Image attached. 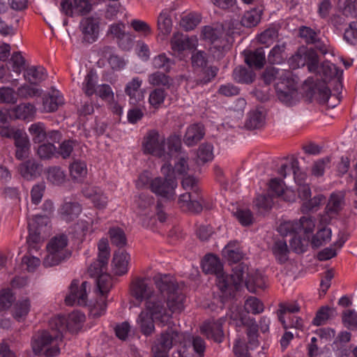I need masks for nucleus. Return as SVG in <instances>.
Instances as JSON below:
<instances>
[{
  "label": "nucleus",
  "mask_w": 357,
  "mask_h": 357,
  "mask_svg": "<svg viewBox=\"0 0 357 357\" xmlns=\"http://www.w3.org/2000/svg\"><path fill=\"white\" fill-rule=\"evenodd\" d=\"M160 299L170 315V325L173 314L181 313L185 309L186 297L179 289L175 278L170 274L157 273L153 278Z\"/></svg>",
  "instance_id": "1"
},
{
  "label": "nucleus",
  "mask_w": 357,
  "mask_h": 357,
  "mask_svg": "<svg viewBox=\"0 0 357 357\" xmlns=\"http://www.w3.org/2000/svg\"><path fill=\"white\" fill-rule=\"evenodd\" d=\"M62 323V319H52L50 330L43 331L33 337L31 346L36 354L54 357L60 353L59 344L62 340L65 328Z\"/></svg>",
  "instance_id": "2"
},
{
  "label": "nucleus",
  "mask_w": 357,
  "mask_h": 357,
  "mask_svg": "<svg viewBox=\"0 0 357 357\" xmlns=\"http://www.w3.org/2000/svg\"><path fill=\"white\" fill-rule=\"evenodd\" d=\"M181 146V139L178 136H170L166 141L165 137L155 130L147 132L142 143L144 153L161 158L166 162L180 149Z\"/></svg>",
  "instance_id": "3"
},
{
  "label": "nucleus",
  "mask_w": 357,
  "mask_h": 357,
  "mask_svg": "<svg viewBox=\"0 0 357 357\" xmlns=\"http://www.w3.org/2000/svg\"><path fill=\"white\" fill-rule=\"evenodd\" d=\"M136 323L144 335L150 336L155 332V324L161 327L170 325V315L163 305L149 304L139 312Z\"/></svg>",
  "instance_id": "4"
},
{
  "label": "nucleus",
  "mask_w": 357,
  "mask_h": 357,
  "mask_svg": "<svg viewBox=\"0 0 357 357\" xmlns=\"http://www.w3.org/2000/svg\"><path fill=\"white\" fill-rule=\"evenodd\" d=\"M181 183L185 190L190 191L179 196V207L184 211L200 213L203 209L204 199L197 180L194 177L188 176L183 179Z\"/></svg>",
  "instance_id": "5"
},
{
  "label": "nucleus",
  "mask_w": 357,
  "mask_h": 357,
  "mask_svg": "<svg viewBox=\"0 0 357 357\" xmlns=\"http://www.w3.org/2000/svg\"><path fill=\"white\" fill-rule=\"evenodd\" d=\"M68 237L64 234L53 237L46 246L47 254L43 265L46 268L52 267L68 259L71 252L68 249Z\"/></svg>",
  "instance_id": "6"
},
{
  "label": "nucleus",
  "mask_w": 357,
  "mask_h": 357,
  "mask_svg": "<svg viewBox=\"0 0 357 357\" xmlns=\"http://www.w3.org/2000/svg\"><path fill=\"white\" fill-rule=\"evenodd\" d=\"M130 292L131 296L139 303L144 302V307H147L149 304L153 306L162 305L159 298V290L155 291L145 278H134L130 285Z\"/></svg>",
  "instance_id": "7"
},
{
  "label": "nucleus",
  "mask_w": 357,
  "mask_h": 357,
  "mask_svg": "<svg viewBox=\"0 0 357 357\" xmlns=\"http://www.w3.org/2000/svg\"><path fill=\"white\" fill-rule=\"evenodd\" d=\"M171 164L165 162L161 167V172L165 178L155 177L151 181L149 186L152 192L169 200L175 198V189L177 187V182L171 175Z\"/></svg>",
  "instance_id": "8"
},
{
  "label": "nucleus",
  "mask_w": 357,
  "mask_h": 357,
  "mask_svg": "<svg viewBox=\"0 0 357 357\" xmlns=\"http://www.w3.org/2000/svg\"><path fill=\"white\" fill-rule=\"evenodd\" d=\"M49 218L47 215H35L28 220L29 236L26 239L29 252L40 250L47 236Z\"/></svg>",
  "instance_id": "9"
},
{
  "label": "nucleus",
  "mask_w": 357,
  "mask_h": 357,
  "mask_svg": "<svg viewBox=\"0 0 357 357\" xmlns=\"http://www.w3.org/2000/svg\"><path fill=\"white\" fill-rule=\"evenodd\" d=\"M289 66L293 69L307 66L310 73H321L319 70L318 55L312 49L301 47L289 58L288 61Z\"/></svg>",
  "instance_id": "10"
},
{
  "label": "nucleus",
  "mask_w": 357,
  "mask_h": 357,
  "mask_svg": "<svg viewBox=\"0 0 357 357\" xmlns=\"http://www.w3.org/2000/svg\"><path fill=\"white\" fill-rule=\"evenodd\" d=\"M296 78L292 75L283 82L275 83V90L278 99L286 105H291L297 96Z\"/></svg>",
  "instance_id": "11"
},
{
  "label": "nucleus",
  "mask_w": 357,
  "mask_h": 357,
  "mask_svg": "<svg viewBox=\"0 0 357 357\" xmlns=\"http://www.w3.org/2000/svg\"><path fill=\"white\" fill-rule=\"evenodd\" d=\"M91 8L89 0H63L61 2V11L70 17L86 15Z\"/></svg>",
  "instance_id": "12"
},
{
  "label": "nucleus",
  "mask_w": 357,
  "mask_h": 357,
  "mask_svg": "<svg viewBox=\"0 0 357 357\" xmlns=\"http://www.w3.org/2000/svg\"><path fill=\"white\" fill-rule=\"evenodd\" d=\"M87 282H83L80 287L78 281L73 280L70 287V293L66 297L65 302L67 305H78L84 306L87 303L86 287Z\"/></svg>",
  "instance_id": "13"
},
{
  "label": "nucleus",
  "mask_w": 357,
  "mask_h": 357,
  "mask_svg": "<svg viewBox=\"0 0 357 357\" xmlns=\"http://www.w3.org/2000/svg\"><path fill=\"white\" fill-rule=\"evenodd\" d=\"M224 322V318L205 321L200 327L201 333L208 339H212L215 342L220 343L224 339V333L222 331V324Z\"/></svg>",
  "instance_id": "14"
},
{
  "label": "nucleus",
  "mask_w": 357,
  "mask_h": 357,
  "mask_svg": "<svg viewBox=\"0 0 357 357\" xmlns=\"http://www.w3.org/2000/svg\"><path fill=\"white\" fill-rule=\"evenodd\" d=\"M83 35V40L88 43L95 42L99 33V20L98 18L89 17L82 20L79 25Z\"/></svg>",
  "instance_id": "15"
},
{
  "label": "nucleus",
  "mask_w": 357,
  "mask_h": 357,
  "mask_svg": "<svg viewBox=\"0 0 357 357\" xmlns=\"http://www.w3.org/2000/svg\"><path fill=\"white\" fill-rule=\"evenodd\" d=\"M197 39L196 37H188L187 35L175 33L171 39V47L174 52H182L196 48Z\"/></svg>",
  "instance_id": "16"
},
{
  "label": "nucleus",
  "mask_w": 357,
  "mask_h": 357,
  "mask_svg": "<svg viewBox=\"0 0 357 357\" xmlns=\"http://www.w3.org/2000/svg\"><path fill=\"white\" fill-rule=\"evenodd\" d=\"M180 340V334L176 331L168 328L161 333L160 337L157 339L155 344L153 347L156 349L169 351L173 345Z\"/></svg>",
  "instance_id": "17"
},
{
  "label": "nucleus",
  "mask_w": 357,
  "mask_h": 357,
  "mask_svg": "<svg viewBox=\"0 0 357 357\" xmlns=\"http://www.w3.org/2000/svg\"><path fill=\"white\" fill-rule=\"evenodd\" d=\"M202 35L205 40L211 42L213 47L218 50L224 49L227 44L226 40L223 38L224 33L222 29L205 26L202 29Z\"/></svg>",
  "instance_id": "18"
},
{
  "label": "nucleus",
  "mask_w": 357,
  "mask_h": 357,
  "mask_svg": "<svg viewBox=\"0 0 357 357\" xmlns=\"http://www.w3.org/2000/svg\"><path fill=\"white\" fill-rule=\"evenodd\" d=\"M42 165L34 159L22 162L18 167L20 175L26 180H33L40 175Z\"/></svg>",
  "instance_id": "19"
},
{
  "label": "nucleus",
  "mask_w": 357,
  "mask_h": 357,
  "mask_svg": "<svg viewBox=\"0 0 357 357\" xmlns=\"http://www.w3.org/2000/svg\"><path fill=\"white\" fill-rule=\"evenodd\" d=\"M142 84V79L138 77H133L126 86L125 93L129 96L130 104L136 105L144 99V93L140 87Z\"/></svg>",
  "instance_id": "20"
},
{
  "label": "nucleus",
  "mask_w": 357,
  "mask_h": 357,
  "mask_svg": "<svg viewBox=\"0 0 357 357\" xmlns=\"http://www.w3.org/2000/svg\"><path fill=\"white\" fill-rule=\"evenodd\" d=\"M130 260V255L125 250H119L114 254L112 259V269L114 274L122 275L128 271V265Z\"/></svg>",
  "instance_id": "21"
},
{
  "label": "nucleus",
  "mask_w": 357,
  "mask_h": 357,
  "mask_svg": "<svg viewBox=\"0 0 357 357\" xmlns=\"http://www.w3.org/2000/svg\"><path fill=\"white\" fill-rule=\"evenodd\" d=\"M293 75L289 70L279 69L275 67H268L263 73L261 77L266 84H269L274 81L277 82H283L289 79Z\"/></svg>",
  "instance_id": "22"
},
{
  "label": "nucleus",
  "mask_w": 357,
  "mask_h": 357,
  "mask_svg": "<svg viewBox=\"0 0 357 357\" xmlns=\"http://www.w3.org/2000/svg\"><path fill=\"white\" fill-rule=\"evenodd\" d=\"M54 319H62V325L65 327L64 331L68 330L71 333H76L82 328V324L85 321V316L78 311H75L70 313L66 318L64 317H57Z\"/></svg>",
  "instance_id": "23"
},
{
  "label": "nucleus",
  "mask_w": 357,
  "mask_h": 357,
  "mask_svg": "<svg viewBox=\"0 0 357 357\" xmlns=\"http://www.w3.org/2000/svg\"><path fill=\"white\" fill-rule=\"evenodd\" d=\"M269 189L273 196L282 197V199L287 202L295 199L294 192L289 188H284L283 182L277 178L270 181Z\"/></svg>",
  "instance_id": "24"
},
{
  "label": "nucleus",
  "mask_w": 357,
  "mask_h": 357,
  "mask_svg": "<svg viewBox=\"0 0 357 357\" xmlns=\"http://www.w3.org/2000/svg\"><path fill=\"white\" fill-rule=\"evenodd\" d=\"M204 129L201 124H192L187 128L183 142L188 146H193L204 137Z\"/></svg>",
  "instance_id": "25"
},
{
  "label": "nucleus",
  "mask_w": 357,
  "mask_h": 357,
  "mask_svg": "<svg viewBox=\"0 0 357 357\" xmlns=\"http://www.w3.org/2000/svg\"><path fill=\"white\" fill-rule=\"evenodd\" d=\"M63 104V98L59 91L53 90L43 97V107L46 112H52Z\"/></svg>",
  "instance_id": "26"
},
{
  "label": "nucleus",
  "mask_w": 357,
  "mask_h": 357,
  "mask_svg": "<svg viewBox=\"0 0 357 357\" xmlns=\"http://www.w3.org/2000/svg\"><path fill=\"white\" fill-rule=\"evenodd\" d=\"M47 72L41 66H32L26 68L24 72L25 80L31 84H38L47 77Z\"/></svg>",
  "instance_id": "27"
},
{
  "label": "nucleus",
  "mask_w": 357,
  "mask_h": 357,
  "mask_svg": "<svg viewBox=\"0 0 357 357\" xmlns=\"http://www.w3.org/2000/svg\"><path fill=\"white\" fill-rule=\"evenodd\" d=\"M84 195L90 199L95 206L104 208L107 204V197L96 187H86L83 190Z\"/></svg>",
  "instance_id": "28"
},
{
  "label": "nucleus",
  "mask_w": 357,
  "mask_h": 357,
  "mask_svg": "<svg viewBox=\"0 0 357 357\" xmlns=\"http://www.w3.org/2000/svg\"><path fill=\"white\" fill-rule=\"evenodd\" d=\"M82 211V207L77 202H66L59 208V214L62 219L70 222L76 218Z\"/></svg>",
  "instance_id": "29"
},
{
  "label": "nucleus",
  "mask_w": 357,
  "mask_h": 357,
  "mask_svg": "<svg viewBox=\"0 0 357 357\" xmlns=\"http://www.w3.org/2000/svg\"><path fill=\"white\" fill-rule=\"evenodd\" d=\"M36 108L31 103H22L12 109V114L15 119L25 121H32L36 114Z\"/></svg>",
  "instance_id": "30"
},
{
  "label": "nucleus",
  "mask_w": 357,
  "mask_h": 357,
  "mask_svg": "<svg viewBox=\"0 0 357 357\" xmlns=\"http://www.w3.org/2000/svg\"><path fill=\"white\" fill-rule=\"evenodd\" d=\"M202 267L206 273L217 275L222 271V264L219 258L212 254L206 255L204 257Z\"/></svg>",
  "instance_id": "31"
},
{
  "label": "nucleus",
  "mask_w": 357,
  "mask_h": 357,
  "mask_svg": "<svg viewBox=\"0 0 357 357\" xmlns=\"http://www.w3.org/2000/svg\"><path fill=\"white\" fill-rule=\"evenodd\" d=\"M45 176L48 182L54 185L63 184L66 178L65 171L59 166H51L46 169Z\"/></svg>",
  "instance_id": "32"
},
{
  "label": "nucleus",
  "mask_w": 357,
  "mask_h": 357,
  "mask_svg": "<svg viewBox=\"0 0 357 357\" xmlns=\"http://www.w3.org/2000/svg\"><path fill=\"white\" fill-rule=\"evenodd\" d=\"M245 63L250 66L261 68L266 61L265 52L262 47L248 52L245 56Z\"/></svg>",
  "instance_id": "33"
},
{
  "label": "nucleus",
  "mask_w": 357,
  "mask_h": 357,
  "mask_svg": "<svg viewBox=\"0 0 357 357\" xmlns=\"http://www.w3.org/2000/svg\"><path fill=\"white\" fill-rule=\"evenodd\" d=\"M16 146L15 157L18 160H22L29 156L31 144L27 135L23 133L15 139Z\"/></svg>",
  "instance_id": "34"
},
{
  "label": "nucleus",
  "mask_w": 357,
  "mask_h": 357,
  "mask_svg": "<svg viewBox=\"0 0 357 357\" xmlns=\"http://www.w3.org/2000/svg\"><path fill=\"white\" fill-rule=\"evenodd\" d=\"M265 123V114L261 110L255 109L250 111L245 123V126L250 130L261 128Z\"/></svg>",
  "instance_id": "35"
},
{
  "label": "nucleus",
  "mask_w": 357,
  "mask_h": 357,
  "mask_svg": "<svg viewBox=\"0 0 357 357\" xmlns=\"http://www.w3.org/2000/svg\"><path fill=\"white\" fill-rule=\"evenodd\" d=\"M233 79L242 84H251L255 78V73L250 68L243 66L236 67L233 71Z\"/></svg>",
  "instance_id": "36"
},
{
  "label": "nucleus",
  "mask_w": 357,
  "mask_h": 357,
  "mask_svg": "<svg viewBox=\"0 0 357 357\" xmlns=\"http://www.w3.org/2000/svg\"><path fill=\"white\" fill-rule=\"evenodd\" d=\"M148 82L153 86H164L169 89L172 84L173 79L165 73L156 71L148 75Z\"/></svg>",
  "instance_id": "37"
},
{
  "label": "nucleus",
  "mask_w": 357,
  "mask_h": 357,
  "mask_svg": "<svg viewBox=\"0 0 357 357\" xmlns=\"http://www.w3.org/2000/svg\"><path fill=\"white\" fill-rule=\"evenodd\" d=\"M196 79L197 85H205L211 82L217 75L219 69L216 66H206L200 68Z\"/></svg>",
  "instance_id": "38"
},
{
  "label": "nucleus",
  "mask_w": 357,
  "mask_h": 357,
  "mask_svg": "<svg viewBox=\"0 0 357 357\" xmlns=\"http://www.w3.org/2000/svg\"><path fill=\"white\" fill-rule=\"evenodd\" d=\"M223 256L229 261L236 263L241 260L243 253L238 243L231 242L222 250Z\"/></svg>",
  "instance_id": "39"
},
{
  "label": "nucleus",
  "mask_w": 357,
  "mask_h": 357,
  "mask_svg": "<svg viewBox=\"0 0 357 357\" xmlns=\"http://www.w3.org/2000/svg\"><path fill=\"white\" fill-rule=\"evenodd\" d=\"M245 285L250 292H255L257 289L266 287L265 279L262 274L258 271L250 273L245 280Z\"/></svg>",
  "instance_id": "40"
},
{
  "label": "nucleus",
  "mask_w": 357,
  "mask_h": 357,
  "mask_svg": "<svg viewBox=\"0 0 357 357\" xmlns=\"http://www.w3.org/2000/svg\"><path fill=\"white\" fill-rule=\"evenodd\" d=\"M272 252L280 264L285 263L289 259V250L285 241L279 240L275 241L273 245Z\"/></svg>",
  "instance_id": "41"
},
{
  "label": "nucleus",
  "mask_w": 357,
  "mask_h": 357,
  "mask_svg": "<svg viewBox=\"0 0 357 357\" xmlns=\"http://www.w3.org/2000/svg\"><path fill=\"white\" fill-rule=\"evenodd\" d=\"M31 304L29 299L17 301L12 310L13 317L18 321L25 319L30 311Z\"/></svg>",
  "instance_id": "42"
},
{
  "label": "nucleus",
  "mask_w": 357,
  "mask_h": 357,
  "mask_svg": "<svg viewBox=\"0 0 357 357\" xmlns=\"http://www.w3.org/2000/svg\"><path fill=\"white\" fill-rule=\"evenodd\" d=\"M174 64V61L167 57L165 53H161L154 56L151 61V65L155 69H162L165 72L169 73Z\"/></svg>",
  "instance_id": "43"
},
{
  "label": "nucleus",
  "mask_w": 357,
  "mask_h": 357,
  "mask_svg": "<svg viewBox=\"0 0 357 357\" xmlns=\"http://www.w3.org/2000/svg\"><path fill=\"white\" fill-rule=\"evenodd\" d=\"M70 174L73 180L78 182L83 181L87 174L86 163L82 161L73 162L70 165Z\"/></svg>",
  "instance_id": "44"
},
{
  "label": "nucleus",
  "mask_w": 357,
  "mask_h": 357,
  "mask_svg": "<svg viewBox=\"0 0 357 357\" xmlns=\"http://www.w3.org/2000/svg\"><path fill=\"white\" fill-rule=\"evenodd\" d=\"M36 153L41 160H50L57 157L56 147L52 143H44L36 149Z\"/></svg>",
  "instance_id": "45"
},
{
  "label": "nucleus",
  "mask_w": 357,
  "mask_h": 357,
  "mask_svg": "<svg viewBox=\"0 0 357 357\" xmlns=\"http://www.w3.org/2000/svg\"><path fill=\"white\" fill-rule=\"evenodd\" d=\"M97 75L92 71L89 72L82 82V89L87 96H91L96 92L97 84Z\"/></svg>",
  "instance_id": "46"
},
{
  "label": "nucleus",
  "mask_w": 357,
  "mask_h": 357,
  "mask_svg": "<svg viewBox=\"0 0 357 357\" xmlns=\"http://www.w3.org/2000/svg\"><path fill=\"white\" fill-rule=\"evenodd\" d=\"M286 46L284 42L275 45L268 55V61L273 64L282 63L284 59Z\"/></svg>",
  "instance_id": "47"
},
{
  "label": "nucleus",
  "mask_w": 357,
  "mask_h": 357,
  "mask_svg": "<svg viewBox=\"0 0 357 357\" xmlns=\"http://www.w3.org/2000/svg\"><path fill=\"white\" fill-rule=\"evenodd\" d=\"M29 132L32 136V140L36 144L43 142L46 139V131L43 123H33L29 128Z\"/></svg>",
  "instance_id": "48"
},
{
  "label": "nucleus",
  "mask_w": 357,
  "mask_h": 357,
  "mask_svg": "<svg viewBox=\"0 0 357 357\" xmlns=\"http://www.w3.org/2000/svg\"><path fill=\"white\" fill-rule=\"evenodd\" d=\"M310 242V237L304 236L301 238V234H296L290 240L291 248L297 253H302L306 250Z\"/></svg>",
  "instance_id": "49"
},
{
  "label": "nucleus",
  "mask_w": 357,
  "mask_h": 357,
  "mask_svg": "<svg viewBox=\"0 0 357 357\" xmlns=\"http://www.w3.org/2000/svg\"><path fill=\"white\" fill-rule=\"evenodd\" d=\"M331 230L329 228H322L313 236L311 245L313 248H319L331 240Z\"/></svg>",
  "instance_id": "50"
},
{
  "label": "nucleus",
  "mask_w": 357,
  "mask_h": 357,
  "mask_svg": "<svg viewBox=\"0 0 357 357\" xmlns=\"http://www.w3.org/2000/svg\"><path fill=\"white\" fill-rule=\"evenodd\" d=\"M244 308L248 313L258 314L263 312L264 306L259 298L255 296H250L245 301Z\"/></svg>",
  "instance_id": "51"
},
{
  "label": "nucleus",
  "mask_w": 357,
  "mask_h": 357,
  "mask_svg": "<svg viewBox=\"0 0 357 357\" xmlns=\"http://www.w3.org/2000/svg\"><path fill=\"white\" fill-rule=\"evenodd\" d=\"M338 6L344 15L357 18V0H339Z\"/></svg>",
  "instance_id": "52"
},
{
  "label": "nucleus",
  "mask_w": 357,
  "mask_h": 357,
  "mask_svg": "<svg viewBox=\"0 0 357 357\" xmlns=\"http://www.w3.org/2000/svg\"><path fill=\"white\" fill-rule=\"evenodd\" d=\"M167 92L163 89H155L150 92L149 96V104L155 109H158L164 102Z\"/></svg>",
  "instance_id": "53"
},
{
  "label": "nucleus",
  "mask_w": 357,
  "mask_h": 357,
  "mask_svg": "<svg viewBox=\"0 0 357 357\" xmlns=\"http://www.w3.org/2000/svg\"><path fill=\"white\" fill-rule=\"evenodd\" d=\"M261 20V11L257 9H252L247 11L241 19V24L246 27L256 26Z\"/></svg>",
  "instance_id": "54"
},
{
  "label": "nucleus",
  "mask_w": 357,
  "mask_h": 357,
  "mask_svg": "<svg viewBox=\"0 0 357 357\" xmlns=\"http://www.w3.org/2000/svg\"><path fill=\"white\" fill-rule=\"evenodd\" d=\"M298 224V234L303 233L304 236H309L315 227L314 220L311 217L303 216L297 221Z\"/></svg>",
  "instance_id": "55"
},
{
  "label": "nucleus",
  "mask_w": 357,
  "mask_h": 357,
  "mask_svg": "<svg viewBox=\"0 0 357 357\" xmlns=\"http://www.w3.org/2000/svg\"><path fill=\"white\" fill-rule=\"evenodd\" d=\"M325 199L322 195H317L312 198H308L303 202L301 211L303 213H307L312 211H316L321 203Z\"/></svg>",
  "instance_id": "56"
},
{
  "label": "nucleus",
  "mask_w": 357,
  "mask_h": 357,
  "mask_svg": "<svg viewBox=\"0 0 357 357\" xmlns=\"http://www.w3.org/2000/svg\"><path fill=\"white\" fill-rule=\"evenodd\" d=\"M201 19L198 13H189L181 18L180 24L185 30L190 31L200 23Z\"/></svg>",
  "instance_id": "57"
},
{
  "label": "nucleus",
  "mask_w": 357,
  "mask_h": 357,
  "mask_svg": "<svg viewBox=\"0 0 357 357\" xmlns=\"http://www.w3.org/2000/svg\"><path fill=\"white\" fill-rule=\"evenodd\" d=\"M172 20L167 10H162L158 17V28L161 33L169 34L172 31Z\"/></svg>",
  "instance_id": "58"
},
{
  "label": "nucleus",
  "mask_w": 357,
  "mask_h": 357,
  "mask_svg": "<svg viewBox=\"0 0 357 357\" xmlns=\"http://www.w3.org/2000/svg\"><path fill=\"white\" fill-rule=\"evenodd\" d=\"M98 289L102 296H105L112 287V278L107 273L100 274L96 279Z\"/></svg>",
  "instance_id": "59"
},
{
  "label": "nucleus",
  "mask_w": 357,
  "mask_h": 357,
  "mask_svg": "<svg viewBox=\"0 0 357 357\" xmlns=\"http://www.w3.org/2000/svg\"><path fill=\"white\" fill-rule=\"evenodd\" d=\"M213 146L209 143H203L197 151L198 162L202 163L211 161L213 158Z\"/></svg>",
  "instance_id": "60"
},
{
  "label": "nucleus",
  "mask_w": 357,
  "mask_h": 357,
  "mask_svg": "<svg viewBox=\"0 0 357 357\" xmlns=\"http://www.w3.org/2000/svg\"><path fill=\"white\" fill-rule=\"evenodd\" d=\"M243 324L248 326L247 335L249 343L256 347L258 344V328L259 326L254 319H249L247 322L243 321Z\"/></svg>",
  "instance_id": "61"
},
{
  "label": "nucleus",
  "mask_w": 357,
  "mask_h": 357,
  "mask_svg": "<svg viewBox=\"0 0 357 357\" xmlns=\"http://www.w3.org/2000/svg\"><path fill=\"white\" fill-rule=\"evenodd\" d=\"M9 66L12 70L20 75L24 69L25 59L20 52H14L9 61Z\"/></svg>",
  "instance_id": "62"
},
{
  "label": "nucleus",
  "mask_w": 357,
  "mask_h": 357,
  "mask_svg": "<svg viewBox=\"0 0 357 357\" xmlns=\"http://www.w3.org/2000/svg\"><path fill=\"white\" fill-rule=\"evenodd\" d=\"M109 234L112 244L119 248L123 247L126 244V237L123 229L113 227L109 229Z\"/></svg>",
  "instance_id": "63"
},
{
  "label": "nucleus",
  "mask_w": 357,
  "mask_h": 357,
  "mask_svg": "<svg viewBox=\"0 0 357 357\" xmlns=\"http://www.w3.org/2000/svg\"><path fill=\"white\" fill-rule=\"evenodd\" d=\"M342 323L349 329H357V312L354 310H346L342 313Z\"/></svg>",
  "instance_id": "64"
}]
</instances>
